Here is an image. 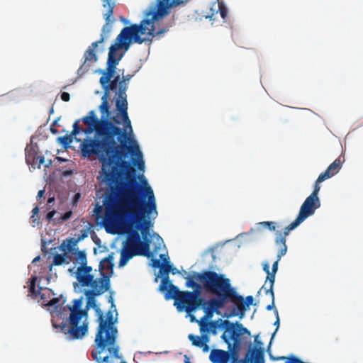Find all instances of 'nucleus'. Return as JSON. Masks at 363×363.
I'll list each match as a JSON object with an SVG mask.
<instances>
[{
	"label": "nucleus",
	"mask_w": 363,
	"mask_h": 363,
	"mask_svg": "<svg viewBox=\"0 0 363 363\" xmlns=\"http://www.w3.org/2000/svg\"><path fill=\"white\" fill-rule=\"evenodd\" d=\"M50 290L48 289H43L40 287V294H38V296L40 297V299L43 301V302H48V298L50 296Z\"/></svg>",
	"instance_id": "35"
},
{
	"label": "nucleus",
	"mask_w": 363,
	"mask_h": 363,
	"mask_svg": "<svg viewBox=\"0 0 363 363\" xmlns=\"http://www.w3.org/2000/svg\"><path fill=\"white\" fill-rule=\"evenodd\" d=\"M37 278L35 277H32L30 280V284L29 285L28 289V295L32 296L34 298H36L38 297V294H40V289L35 290V282H36Z\"/></svg>",
	"instance_id": "30"
},
{
	"label": "nucleus",
	"mask_w": 363,
	"mask_h": 363,
	"mask_svg": "<svg viewBox=\"0 0 363 363\" xmlns=\"http://www.w3.org/2000/svg\"><path fill=\"white\" fill-rule=\"evenodd\" d=\"M152 266L154 268H160V270L161 268L164 266V264H162L160 259H152Z\"/></svg>",
	"instance_id": "46"
},
{
	"label": "nucleus",
	"mask_w": 363,
	"mask_h": 363,
	"mask_svg": "<svg viewBox=\"0 0 363 363\" xmlns=\"http://www.w3.org/2000/svg\"><path fill=\"white\" fill-rule=\"evenodd\" d=\"M52 162L50 160L48 164H45V167H49V166L51 164Z\"/></svg>",
	"instance_id": "61"
},
{
	"label": "nucleus",
	"mask_w": 363,
	"mask_h": 363,
	"mask_svg": "<svg viewBox=\"0 0 363 363\" xmlns=\"http://www.w3.org/2000/svg\"><path fill=\"white\" fill-rule=\"evenodd\" d=\"M83 298L74 299L72 306H68L70 313L65 320H62L59 325L52 322L55 328H60V331L70 340L82 338L88 331V323L86 318L88 312L86 309H82Z\"/></svg>",
	"instance_id": "5"
},
{
	"label": "nucleus",
	"mask_w": 363,
	"mask_h": 363,
	"mask_svg": "<svg viewBox=\"0 0 363 363\" xmlns=\"http://www.w3.org/2000/svg\"><path fill=\"white\" fill-rule=\"evenodd\" d=\"M219 278L220 281L227 283L228 286L231 288V289L234 291V294L237 296H238L239 301L236 302H229V304L233 306L228 314H226L225 316L227 318L238 316L240 319H242L245 314V311L247 308L253 304L254 298L252 296H247L245 299H244L243 296L240 295L236 289L233 287L230 283V280L228 278H226L224 274H219Z\"/></svg>",
	"instance_id": "10"
},
{
	"label": "nucleus",
	"mask_w": 363,
	"mask_h": 363,
	"mask_svg": "<svg viewBox=\"0 0 363 363\" xmlns=\"http://www.w3.org/2000/svg\"><path fill=\"white\" fill-rule=\"evenodd\" d=\"M221 325L225 329V333L221 337L228 345L232 344L235 346L240 345V337L242 333H247V328H244L240 323H232L228 320L221 321Z\"/></svg>",
	"instance_id": "11"
},
{
	"label": "nucleus",
	"mask_w": 363,
	"mask_h": 363,
	"mask_svg": "<svg viewBox=\"0 0 363 363\" xmlns=\"http://www.w3.org/2000/svg\"><path fill=\"white\" fill-rule=\"evenodd\" d=\"M72 212L71 211H67V212H65V213L62 216V217L60 218V219H61L62 221L67 220L68 219H69V218H70V217L72 216Z\"/></svg>",
	"instance_id": "49"
},
{
	"label": "nucleus",
	"mask_w": 363,
	"mask_h": 363,
	"mask_svg": "<svg viewBox=\"0 0 363 363\" xmlns=\"http://www.w3.org/2000/svg\"><path fill=\"white\" fill-rule=\"evenodd\" d=\"M58 159L60 160H62V161H65V160H63L61 157H58Z\"/></svg>",
	"instance_id": "64"
},
{
	"label": "nucleus",
	"mask_w": 363,
	"mask_h": 363,
	"mask_svg": "<svg viewBox=\"0 0 363 363\" xmlns=\"http://www.w3.org/2000/svg\"><path fill=\"white\" fill-rule=\"evenodd\" d=\"M203 339L204 340V342H203V345L199 347L202 348L204 352H207L209 350V347L206 344V342L208 341V337L206 335H203Z\"/></svg>",
	"instance_id": "44"
},
{
	"label": "nucleus",
	"mask_w": 363,
	"mask_h": 363,
	"mask_svg": "<svg viewBox=\"0 0 363 363\" xmlns=\"http://www.w3.org/2000/svg\"><path fill=\"white\" fill-rule=\"evenodd\" d=\"M188 338L191 342L193 345L198 347H201L203 345V342H204V340L203 339V335L198 336L193 334H189Z\"/></svg>",
	"instance_id": "32"
},
{
	"label": "nucleus",
	"mask_w": 363,
	"mask_h": 363,
	"mask_svg": "<svg viewBox=\"0 0 363 363\" xmlns=\"http://www.w3.org/2000/svg\"><path fill=\"white\" fill-rule=\"evenodd\" d=\"M102 275L103 277H101V284L99 287L88 289L84 291V295L87 299L86 306V311H88L89 308H92L96 313V310L101 309L96 304L95 297L103 294L110 289L109 276L105 275L104 273H102Z\"/></svg>",
	"instance_id": "12"
},
{
	"label": "nucleus",
	"mask_w": 363,
	"mask_h": 363,
	"mask_svg": "<svg viewBox=\"0 0 363 363\" xmlns=\"http://www.w3.org/2000/svg\"><path fill=\"white\" fill-rule=\"evenodd\" d=\"M69 242H71L72 245H75L77 243V241H74L72 239H70Z\"/></svg>",
	"instance_id": "59"
},
{
	"label": "nucleus",
	"mask_w": 363,
	"mask_h": 363,
	"mask_svg": "<svg viewBox=\"0 0 363 363\" xmlns=\"http://www.w3.org/2000/svg\"><path fill=\"white\" fill-rule=\"evenodd\" d=\"M91 272L92 267L90 266H79L77 268L75 277L81 286L93 289L100 286L101 277L95 279Z\"/></svg>",
	"instance_id": "13"
},
{
	"label": "nucleus",
	"mask_w": 363,
	"mask_h": 363,
	"mask_svg": "<svg viewBox=\"0 0 363 363\" xmlns=\"http://www.w3.org/2000/svg\"><path fill=\"white\" fill-rule=\"evenodd\" d=\"M197 273L198 272H195L192 276H187L186 277H185V279L186 280L185 285L187 288H192L194 286V284H196V281H194V279L197 280V279L194 277V275ZM198 281L199 280L198 279Z\"/></svg>",
	"instance_id": "39"
},
{
	"label": "nucleus",
	"mask_w": 363,
	"mask_h": 363,
	"mask_svg": "<svg viewBox=\"0 0 363 363\" xmlns=\"http://www.w3.org/2000/svg\"><path fill=\"white\" fill-rule=\"evenodd\" d=\"M246 358H248L251 363H264V349L261 347L250 349Z\"/></svg>",
	"instance_id": "19"
},
{
	"label": "nucleus",
	"mask_w": 363,
	"mask_h": 363,
	"mask_svg": "<svg viewBox=\"0 0 363 363\" xmlns=\"http://www.w3.org/2000/svg\"><path fill=\"white\" fill-rule=\"evenodd\" d=\"M169 273H172V274H176L179 273V270L175 268L172 264H164V266L160 270V274L163 277L161 281V283L159 286V290L161 292L164 293V298L167 300V294L169 293L172 294V292L171 291V286L173 285L169 277Z\"/></svg>",
	"instance_id": "15"
},
{
	"label": "nucleus",
	"mask_w": 363,
	"mask_h": 363,
	"mask_svg": "<svg viewBox=\"0 0 363 363\" xmlns=\"http://www.w3.org/2000/svg\"><path fill=\"white\" fill-rule=\"evenodd\" d=\"M57 140L64 146H67L72 143V136L68 135L60 137Z\"/></svg>",
	"instance_id": "36"
},
{
	"label": "nucleus",
	"mask_w": 363,
	"mask_h": 363,
	"mask_svg": "<svg viewBox=\"0 0 363 363\" xmlns=\"http://www.w3.org/2000/svg\"><path fill=\"white\" fill-rule=\"evenodd\" d=\"M54 201H55L54 197H50L48 200V203L50 204V203H52Z\"/></svg>",
	"instance_id": "57"
},
{
	"label": "nucleus",
	"mask_w": 363,
	"mask_h": 363,
	"mask_svg": "<svg viewBox=\"0 0 363 363\" xmlns=\"http://www.w3.org/2000/svg\"><path fill=\"white\" fill-rule=\"evenodd\" d=\"M320 206V201L319 198L310 195L301 205L297 218L303 222L308 217L313 215Z\"/></svg>",
	"instance_id": "16"
},
{
	"label": "nucleus",
	"mask_w": 363,
	"mask_h": 363,
	"mask_svg": "<svg viewBox=\"0 0 363 363\" xmlns=\"http://www.w3.org/2000/svg\"><path fill=\"white\" fill-rule=\"evenodd\" d=\"M79 197H80V194L79 193L76 194L74 195V201H77V200L79 199Z\"/></svg>",
	"instance_id": "58"
},
{
	"label": "nucleus",
	"mask_w": 363,
	"mask_h": 363,
	"mask_svg": "<svg viewBox=\"0 0 363 363\" xmlns=\"http://www.w3.org/2000/svg\"><path fill=\"white\" fill-rule=\"evenodd\" d=\"M32 161L33 165H36L38 168L45 163V157L43 155H38L36 152L26 155V162L30 163Z\"/></svg>",
	"instance_id": "28"
},
{
	"label": "nucleus",
	"mask_w": 363,
	"mask_h": 363,
	"mask_svg": "<svg viewBox=\"0 0 363 363\" xmlns=\"http://www.w3.org/2000/svg\"><path fill=\"white\" fill-rule=\"evenodd\" d=\"M139 179L142 184L131 179L111 186L104 195L103 206L96 204L94 213L106 230L116 227L137 229L145 240L153 226L150 216L156 218L158 212L152 189L143 175Z\"/></svg>",
	"instance_id": "1"
},
{
	"label": "nucleus",
	"mask_w": 363,
	"mask_h": 363,
	"mask_svg": "<svg viewBox=\"0 0 363 363\" xmlns=\"http://www.w3.org/2000/svg\"><path fill=\"white\" fill-rule=\"evenodd\" d=\"M127 145L133 147L132 152H128V153H127L126 156L124 157V161L128 164V167L117 169L116 172L113 174V177L110 178L109 177H108L107 172L109 169L112 170V166H102V172L104 176V181L106 182L108 185L107 189H110L111 186L113 185V184L116 185L121 183H128L131 179H135L136 182H138L135 177L134 169L131 166L130 163L126 160V158L128 157V155H130L131 156H135L137 157L136 160H134L133 163L135 165H137L138 169L139 170H143L145 168V162L143 160V155L139 149L138 145Z\"/></svg>",
	"instance_id": "7"
},
{
	"label": "nucleus",
	"mask_w": 363,
	"mask_h": 363,
	"mask_svg": "<svg viewBox=\"0 0 363 363\" xmlns=\"http://www.w3.org/2000/svg\"><path fill=\"white\" fill-rule=\"evenodd\" d=\"M133 75L127 74L123 76L118 82L117 86V98L116 99V108L119 111L123 119L125 126L130 127L132 130L131 122L128 114V101L126 91L128 89V84Z\"/></svg>",
	"instance_id": "9"
},
{
	"label": "nucleus",
	"mask_w": 363,
	"mask_h": 363,
	"mask_svg": "<svg viewBox=\"0 0 363 363\" xmlns=\"http://www.w3.org/2000/svg\"><path fill=\"white\" fill-rule=\"evenodd\" d=\"M51 131H52V133H56V132H57V130L53 129V128H51Z\"/></svg>",
	"instance_id": "62"
},
{
	"label": "nucleus",
	"mask_w": 363,
	"mask_h": 363,
	"mask_svg": "<svg viewBox=\"0 0 363 363\" xmlns=\"http://www.w3.org/2000/svg\"><path fill=\"white\" fill-rule=\"evenodd\" d=\"M262 289L265 291L267 295H269L271 298V303L267 306L266 309L267 311H271L272 309L274 310V294L273 291V289H271V291H269V287H267V285L264 284V285L260 289V290Z\"/></svg>",
	"instance_id": "29"
},
{
	"label": "nucleus",
	"mask_w": 363,
	"mask_h": 363,
	"mask_svg": "<svg viewBox=\"0 0 363 363\" xmlns=\"http://www.w3.org/2000/svg\"><path fill=\"white\" fill-rule=\"evenodd\" d=\"M60 301V299L58 298H53L51 300L48 301L47 305L50 306H55L56 313H57L58 315L61 316L60 310L62 309V306L57 305V303Z\"/></svg>",
	"instance_id": "34"
},
{
	"label": "nucleus",
	"mask_w": 363,
	"mask_h": 363,
	"mask_svg": "<svg viewBox=\"0 0 363 363\" xmlns=\"http://www.w3.org/2000/svg\"><path fill=\"white\" fill-rule=\"evenodd\" d=\"M160 259H162V264H171L170 262H169V257H167V256H166L164 255L161 254L160 255Z\"/></svg>",
	"instance_id": "50"
},
{
	"label": "nucleus",
	"mask_w": 363,
	"mask_h": 363,
	"mask_svg": "<svg viewBox=\"0 0 363 363\" xmlns=\"http://www.w3.org/2000/svg\"><path fill=\"white\" fill-rule=\"evenodd\" d=\"M61 99L62 101H69V99H70V96H69V94L67 93V92H62L61 94Z\"/></svg>",
	"instance_id": "52"
},
{
	"label": "nucleus",
	"mask_w": 363,
	"mask_h": 363,
	"mask_svg": "<svg viewBox=\"0 0 363 363\" xmlns=\"http://www.w3.org/2000/svg\"><path fill=\"white\" fill-rule=\"evenodd\" d=\"M55 213H56V211H55V210H52V211L48 212L46 215L47 220L50 222L52 219V218L55 215Z\"/></svg>",
	"instance_id": "53"
},
{
	"label": "nucleus",
	"mask_w": 363,
	"mask_h": 363,
	"mask_svg": "<svg viewBox=\"0 0 363 363\" xmlns=\"http://www.w3.org/2000/svg\"><path fill=\"white\" fill-rule=\"evenodd\" d=\"M191 321H193V320L195 319V318H194V315H191Z\"/></svg>",
	"instance_id": "63"
},
{
	"label": "nucleus",
	"mask_w": 363,
	"mask_h": 363,
	"mask_svg": "<svg viewBox=\"0 0 363 363\" xmlns=\"http://www.w3.org/2000/svg\"><path fill=\"white\" fill-rule=\"evenodd\" d=\"M113 291L110 292V296L108 298V301L111 303V308H113V311H115V313H116V316H118V312L116 308V306L113 303Z\"/></svg>",
	"instance_id": "45"
},
{
	"label": "nucleus",
	"mask_w": 363,
	"mask_h": 363,
	"mask_svg": "<svg viewBox=\"0 0 363 363\" xmlns=\"http://www.w3.org/2000/svg\"><path fill=\"white\" fill-rule=\"evenodd\" d=\"M77 259L79 260L80 266H87L86 255L84 251H77Z\"/></svg>",
	"instance_id": "33"
},
{
	"label": "nucleus",
	"mask_w": 363,
	"mask_h": 363,
	"mask_svg": "<svg viewBox=\"0 0 363 363\" xmlns=\"http://www.w3.org/2000/svg\"><path fill=\"white\" fill-rule=\"evenodd\" d=\"M302 223L297 217L296 218L290 223L288 226H286L284 232H278L277 233V237L275 238L276 245L279 247V250L278 252L279 259H281V257L286 255L287 252V246L286 245V237L289 234L290 231L295 229Z\"/></svg>",
	"instance_id": "14"
},
{
	"label": "nucleus",
	"mask_w": 363,
	"mask_h": 363,
	"mask_svg": "<svg viewBox=\"0 0 363 363\" xmlns=\"http://www.w3.org/2000/svg\"><path fill=\"white\" fill-rule=\"evenodd\" d=\"M113 229V228H108L106 231L111 232V230ZM115 229H120L122 232L128 234L127 239L124 242L123 247L137 252L140 239V235L137 229L130 228V230H127L123 227H116Z\"/></svg>",
	"instance_id": "17"
},
{
	"label": "nucleus",
	"mask_w": 363,
	"mask_h": 363,
	"mask_svg": "<svg viewBox=\"0 0 363 363\" xmlns=\"http://www.w3.org/2000/svg\"><path fill=\"white\" fill-rule=\"evenodd\" d=\"M138 254H141V252H135L123 247L121 251V259L118 267H122L125 266L130 259L138 255Z\"/></svg>",
	"instance_id": "23"
},
{
	"label": "nucleus",
	"mask_w": 363,
	"mask_h": 363,
	"mask_svg": "<svg viewBox=\"0 0 363 363\" xmlns=\"http://www.w3.org/2000/svg\"><path fill=\"white\" fill-rule=\"evenodd\" d=\"M345 159L342 156H339L335 161L329 165L327 169L322 172L318 177V182H323L327 179H329L335 175L341 169L342 164Z\"/></svg>",
	"instance_id": "18"
},
{
	"label": "nucleus",
	"mask_w": 363,
	"mask_h": 363,
	"mask_svg": "<svg viewBox=\"0 0 363 363\" xmlns=\"http://www.w3.org/2000/svg\"><path fill=\"white\" fill-rule=\"evenodd\" d=\"M81 121L86 128H82L79 125L80 120H77L73 124L72 135H77L80 132L85 134L95 133L93 138H85L81 144V153L84 157L95 156L103 167L112 166V170L107 172L110 178L117 169L128 167L124 157L128 152H132L133 147L125 143L127 134L125 129L115 125L106 118L99 119L94 111H90Z\"/></svg>",
	"instance_id": "2"
},
{
	"label": "nucleus",
	"mask_w": 363,
	"mask_h": 363,
	"mask_svg": "<svg viewBox=\"0 0 363 363\" xmlns=\"http://www.w3.org/2000/svg\"><path fill=\"white\" fill-rule=\"evenodd\" d=\"M286 363H303L298 357H291L287 359Z\"/></svg>",
	"instance_id": "48"
},
{
	"label": "nucleus",
	"mask_w": 363,
	"mask_h": 363,
	"mask_svg": "<svg viewBox=\"0 0 363 363\" xmlns=\"http://www.w3.org/2000/svg\"><path fill=\"white\" fill-rule=\"evenodd\" d=\"M72 173V172L70 171V170L69 171H66V172H63V175L64 176H69V175H71Z\"/></svg>",
	"instance_id": "56"
},
{
	"label": "nucleus",
	"mask_w": 363,
	"mask_h": 363,
	"mask_svg": "<svg viewBox=\"0 0 363 363\" xmlns=\"http://www.w3.org/2000/svg\"><path fill=\"white\" fill-rule=\"evenodd\" d=\"M96 316L99 323L95 336L96 347L91 352V356L98 363H111L109 356L104 355L106 349L116 358H121L118 354L119 346L116 345L118 329L115 324L118 321V316L111 308L106 312V317L101 309L96 310Z\"/></svg>",
	"instance_id": "4"
},
{
	"label": "nucleus",
	"mask_w": 363,
	"mask_h": 363,
	"mask_svg": "<svg viewBox=\"0 0 363 363\" xmlns=\"http://www.w3.org/2000/svg\"><path fill=\"white\" fill-rule=\"evenodd\" d=\"M114 266V264H113V256L112 254L111 255H108V257H106V258H104L103 260H101L99 263V270L101 271V277H103V275H102V273H104L105 275H106L104 271V270H106L107 272L108 271H110L111 273L113 272V267ZM108 276H109L108 274H107Z\"/></svg>",
	"instance_id": "24"
},
{
	"label": "nucleus",
	"mask_w": 363,
	"mask_h": 363,
	"mask_svg": "<svg viewBox=\"0 0 363 363\" xmlns=\"http://www.w3.org/2000/svg\"><path fill=\"white\" fill-rule=\"evenodd\" d=\"M39 259H40V257H39V256L36 257L33 260V262H36V261H38Z\"/></svg>",
	"instance_id": "60"
},
{
	"label": "nucleus",
	"mask_w": 363,
	"mask_h": 363,
	"mask_svg": "<svg viewBox=\"0 0 363 363\" xmlns=\"http://www.w3.org/2000/svg\"><path fill=\"white\" fill-rule=\"evenodd\" d=\"M209 359L213 363H228V352L223 350L213 349L210 353Z\"/></svg>",
	"instance_id": "20"
},
{
	"label": "nucleus",
	"mask_w": 363,
	"mask_h": 363,
	"mask_svg": "<svg viewBox=\"0 0 363 363\" xmlns=\"http://www.w3.org/2000/svg\"><path fill=\"white\" fill-rule=\"evenodd\" d=\"M255 342H256L257 345L259 346L258 348H260V347L262 348V342L261 341H259V340H257V337H255ZM255 348H257V347H255ZM252 349H254V347Z\"/></svg>",
	"instance_id": "55"
},
{
	"label": "nucleus",
	"mask_w": 363,
	"mask_h": 363,
	"mask_svg": "<svg viewBox=\"0 0 363 363\" xmlns=\"http://www.w3.org/2000/svg\"><path fill=\"white\" fill-rule=\"evenodd\" d=\"M194 277L203 284V289L207 293L214 296L201 303L200 307L203 309L206 314L200 321L206 322V318H211L214 313L220 314L219 310L229 305V302H236L240 300L230 286L220 280L218 273L206 270L196 274Z\"/></svg>",
	"instance_id": "3"
},
{
	"label": "nucleus",
	"mask_w": 363,
	"mask_h": 363,
	"mask_svg": "<svg viewBox=\"0 0 363 363\" xmlns=\"http://www.w3.org/2000/svg\"><path fill=\"white\" fill-rule=\"evenodd\" d=\"M218 9L217 11V13L219 12L220 16L222 18L225 19V18L228 16V9L227 8L222 4H218Z\"/></svg>",
	"instance_id": "40"
},
{
	"label": "nucleus",
	"mask_w": 363,
	"mask_h": 363,
	"mask_svg": "<svg viewBox=\"0 0 363 363\" xmlns=\"http://www.w3.org/2000/svg\"><path fill=\"white\" fill-rule=\"evenodd\" d=\"M320 183V182H318V179L315 181L313 191V192L311 194V196H313L315 197H318V192H319V191L320 189V186H319Z\"/></svg>",
	"instance_id": "47"
},
{
	"label": "nucleus",
	"mask_w": 363,
	"mask_h": 363,
	"mask_svg": "<svg viewBox=\"0 0 363 363\" xmlns=\"http://www.w3.org/2000/svg\"><path fill=\"white\" fill-rule=\"evenodd\" d=\"M44 193H45V190L43 189V190H40L38 192V195H37V199H40L44 195Z\"/></svg>",
	"instance_id": "54"
},
{
	"label": "nucleus",
	"mask_w": 363,
	"mask_h": 363,
	"mask_svg": "<svg viewBox=\"0 0 363 363\" xmlns=\"http://www.w3.org/2000/svg\"><path fill=\"white\" fill-rule=\"evenodd\" d=\"M38 212H39V208L38 206H35L32 210L33 215L31 216V219H32V222L34 223V225L35 224H37V225L39 224V218H38V216H37V218H35V216H38Z\"/></svg>",
	"instance_id": "41"
},
{
	"label": "nucleus",
	"mask_w": 363,
	"mask_h": 363,
	"mask_svg": "<svg viewBox=\"0 0 363 363\" xmlns=\"http://www.w3.org/2000/svg\"><path fill=\"white\" fill-rule=\"evenodd\" d=\"M117 111H118L117 115H116V116H113V117L112 118V121H111V122H112L115 125H120V124L121 123V120H122V121H123V118H122L121 114L119 113V111H118V110H117ZM123 125H124V128H123V129H125V130L126 134L128 135V133H127V129H128V128L129 129L130 133H132V132H133V130H130V127H125V126L124 121H123ZM128 139H129V138H128V136L127 135V138H126V140H125V143H126V144H127V140H128Z\"/></svg>",
	"instance_id": "31"
},
{
	"label": "nucleus",
	"mask_w": 363,
	"mask_h": 363,
	"mask_svg": "<svg viewBox=\"0 0 363 363\" xmlns=\"http://www.w3.org/2000/svg\"><path fill=\"white\" fill-rule=\"evenodd\" d=\"M260 226L268 228L270 231H275L276 223L273 221H264L259 223Z\"/></svg>",
	"instance_id": "38"
},
{
	"label": "nucleus",
	"mask_w": 363,
	"mask_h": 363,
	"mask_svg": "<svg viewBox=\"0 0 363 363\" xmlns=\"http://www.w3.org/2000/svg\"><path fill=\"white\" fill-rule=\"evenodd\" d=\"M103 1V6L106 9L107 12L108 9L113 6V9L115 7V3L113 0H102Z\"/></svg>",
	"instance_id": "43"
},
{
	"label": "nucleus",
	"mask_w": 363,
	"mask_h": 363,
	"mask_svg": "<svg viewBox=\"0 0 363 363\" xmlns=\"http://www.w3.org/2000/svg\"><path fill=\"white\" fill-rule=\"evenodd\" d=\"M193 291H180L179 288L174 285H172L170 292L167 294V300L174 299V305L179 311H186L188 314H191L200 308L201 303L206 300L201 296V291L203 289V284L196 282L192 287Z\"/></svg>",
	"instance_id": "6"
},
{
	"label": "nucleus",
	"mask_w": 363,
	"mask_h": 363,
	"mask_svg": "<svg viewBox=\"0 0 363 363\" xmlns=\"http://www.w3.org/2000/svg\"><path fill=\"white\" fill-rule=\"evenodd\" d=\"M281 259H279V257L277 256V259L272 264L271 275L267 276V279L265 281V284H267V281H269V291H271V289H273L274 281H275V275L278 270V264L279 262Z\"/></svg>",
	"instance_id": "26"
},
{
	"label": "nucleus",
	"mask_w": 363,
	"mask_h": 363,
	"mask_svg": "<svg viewBox=\"0 0 363 363\" xmlns=\"http://www.w3.org/2000/svg\"><path fill=\"white\" fill-rule=\"evenodd\" d=\"M221 321L223 320L219 319L216 321H199L200 330L201 332H212L213 334H216L218 328H223V326L221 325Z\"/></svg>",
	"instance_id": "21"
},
{
	"label": "nucleus",
	"mask_w": 363,
	"mask_h": 363,
	"mask_svg": "<svg viewBox=\"0 0 363 363\" xmlns=\"http://www.w3.org/2000/svg\"><path fill=\"white\" fill-rule=\"evenodd\" d=\"M274 314H275V315H276V318H276V320H275V322H274V325L277 326V328H276V330H275L274 333L272 334V337L271 340L273 339V337H274V336L275 333H277V331L278 330L279 327V324H280V320H279V313H278V311H277V308H275V309H274Z\"/></svg>",
	"instance_id": "42"
},
{
	"label": "nucleus",
	"mask_w": 363,
	"mask_h": 363,
	"mask_svg": "<svg viewBox=\"0 0 363 363\" xmlns=\"http://www.w3.org/2000/svg\"><path fill=\"white\" fill-rule=\"evenodd\" d=\"M65 255L57 254L54 256L52 264L61 265L65 262Z\"/></svg>",
	"instance_id": "37"
},
{
	"label": "nucleus",
	"mask_w": 363,
	"mask_h": 363,
	"mask_svg": "<svg viewBox=\"0 0 363 363\" xmlns=\"http://www.w3.org/2000/svg\"><path fill=\"white\" fill-rule=\"evenodd\" d=\"M104 89V95L101 98V104L99 106V110L102 113L101 118H106L108 119L110 116V106L108 102V97L109 96V91L111 89Z\"/></svg>",
	"instance_id": "22"
},
{
	"label": "nucleus",
	"mask_w": 363,
	"mask_h": 363,
	"mask_svg": "<svg viewBox=\"0 0 363 363\" xmlns=\"http://www.w3.org/2000/svg\"><path fill=\"white\" fill-rule=\"evenodd\" d=\"M263 270L267 274V276L271 275V272L269 270V264L268 262H264L263 264Z\"/></svg>",
	"instance_id": "51"
},
{
	"label": "nucleus",
	"mask_w": 363,
	"mask_h": 363,
	"mask_svg": "<svg viewBox=\"0 0 363 363\" xmlns=\"http://www.w3.org/2000/svg\"><path fill=\"white\" fill-rule=\"evenodd\" d=\"M137 252H141V254H138V255H143L150 257L152 253L150 252V240L146 238V239H143V241L140 239L139 246L137 250Z\"/></svg>",
	"instance_id": "25"
},
{
	"label": "nucleus",
	"mask_w": 363,
	"mask_h": 363,
	"mask_svg": "<svg viewBox=\"0 0 363 363\" xmlns=\"http://www.w3.org/2000/svg\"><path fill=\"white\" fill-rule=\"evenodd\" d=\"M228 362L231 359L233 363L237 362L239 358L240 345L235 346V345L229 344L228 345Z\"/></svg>",
	"instance_id": "27"
},
{
	"label": "nucleus",
	"mask_w": 363,
	"mask_h": 363,
	"mask_svg": "<svg viewBox=\"0 0 363 363\" xmlns=\"http://www.w3.org/2000/svg\"><path fill=\"white\" fill-rule=\"evenodd\" d=\"M112 16L113 6L108 9L107 12L104 13V18L106 21V23L103 26L100 39L92 43L91 45L85 51L84 55V61L78 69L79 73L83 74L87 72L90 67L89 62H96L98 60V57L96 54L95 49L97 48L99 44L104 43L108 38L109 33L112 29L111 23L114 21L113 18H111Z\"/></svg>",
	"instance_id": "8"
}]
</instances>
